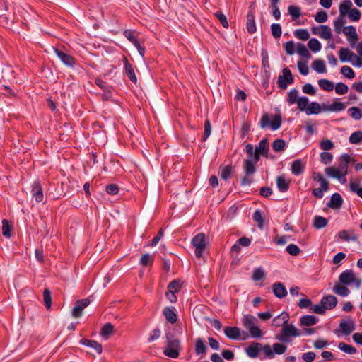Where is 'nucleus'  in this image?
<instances>
[{"mask_svg": "<svg viewBox=\"0 0 362 362\" xmlns=\"http://www.w3.org/2000/svg\"><path fill=\"white\" fill-rule=\"evenodd\" d=\"M312 68L319 74L326 73L325 63L322 59H316L312 63Z\"/></svg>", "mask_w": 362, "mask_h": 362, "instance_id": "obj_33", "label": "nucleus"}, {"mask_svg": "<svg viewBox=\"0 0 362 362\" xmlns=\"http://www.w3.org/2000/svg\"><path fill=\"white\" fill-rule=\"evenodd\" d=\"M114 326L108 322L104 325L100 331V335L105 338L108 339L110 335L113 333Z\"/></svg>", "mask_w": 362, "mask_h": 362, "instance_id": "obj_37", "label": "nucleus"}, {"mask_svg": "<svg viewBox=\"0 0 362 362\" xmlns=\"http://www.w3.org/2000/svg\"><path fill=\"white\" fill-rule=\"evenodd\" d=\"M349 141L351 144H358L362 142V131L358 130L354 132H353L349 139Z\"/></svg>", "mask_w": 362, "mask_h": 362, "instance_id": "obj_41", "label": "nucleus"}, {"mask_svg": "<svg viewBox=\"0 0 362 362\" xmlns=\"http://www.w3.org/2000/svg\"><path fill=\"white\" fill-rule=\"evenodd\" d=\"M166 338L167 347L163 351L164 354L172 358H178L180 354L179 349L180 347V341L177 339H173L169 335H167Z\"/></svg>", "mask_w": 362, "mask_h": 362, "instance_id": "obj_2", "label": "nucleus"}, {"mask_svg": "<svg viewBox=\"0 0 362 362\" xmlns=\"http://www.w3.org/2000/svg\"><path fill=\"white\" fill-rule=\"evenodd\" d=\"M265 276H266V274L262 268L259 267V268H256L254 269L253 274H252V279L253 280H255V281L263 280V279H264Z\"/></svg>", "mask_w": 362, "mask_h": 362, "instance_id": "obj_53", "label": "nucleus"}, {"mask_svg": "<svg viewBox=\"0 0 362 362\" xmlns=\"http://www.w3.org/2000/svg\"><path fill=\"white\" fill-rule=\"evenodd\" d=\"M247 30L249 33L253 34L256 32V25L255 21V13L253 10L250 7V11L247 15L246 23Z\"/></svg>", "mask_w": 362, "mask_h": 362, "instance_id": "obj_14", "label": "nucleus"}, {"mask_svg": "<svg viewBox=\"0 0 362 362\" xmlns=\"http://www.w3.org/2000/svg\"><path fill=\"white\" fill-rule=\"evenodd\" d=\"M338 237L345 241H356L358 240V235L355 233L354 230H343L338 233Z\"/></svg>", "mask_w": 362, "mask_h": 362, "instance_id": "obj_16", "label": "nucleus"}, {"mask_svg": "<svg viewBox=\"0 0 362 362\" xmlns=\"http://www.w3.org/2000/svg\"><path fill=\"white\" fill-rule=\"evenodd\" d=\"M90 302L88 298L77 300L71 311L72 316L75 318L80 317L82 315L83 310L90 304Z\"/></svg>", "mask_w": 362, "mask_h": 362, "instance_id": "obj_8", "label": "nucleus"}, {"mask_svg": "<svg viewBox=\"0 0 362 362\" xmlns=\"http://www.w3.org/2000/svg\"><path fill=\"white\" fill-rule=\"evenodd\" d=\"M282 119L280 115H276L272 121H270L269 115L265 113L262 115L259 125L262 129H265L268 126H270L272 130H276L280 128L281 125Z\"/></svg>", "mask_w": 362, "mask_h": 362, "instance_id": "obj_3", "label": "nucleus"}, {"mask_svg": "<svg viewBox=\"0 0 362 362\" xmlns=\"http://www.w3.org/2000/svg\"><path fill=\"white\" fill-rule=\"evenodd\" d=\"M261 343L252 342L248 347L246 348L245 352L250 358H255L259 356V353L261 351Z\"/></svg>", "mask_w": 362, "mask_h": 362, "instance_id": "obj_11", "label": "nucleus"}, {"mask_svg": "<svg viewBox=\"0 0 362 362\" xmlns=\"http://www.w3.org/2000/svg\"><path fill=\"white\" fill-rule=\"evenodd\" d=\"M300 335V333L293 325L286 323L283 326L281 332L276 335V339L283 343H289L290 337H296Z\"/></svg>", "mask_w": 362, "mask_h": 362, "instance_id": "obj_1", "label": "nucleus"}, {"mask_svg": "<svg viewBox=\"0 0 362 362\" xmlns=\"http://www.w3.org/2000/svg\"><path fill=\"white\" fill-rule=\"evenodd\" d=\"M257 319L252 315H246L244 316L243 319V326L250 329V327L255 326V322Z\"/></svg>", "mask_w": 362, "mask_h": 362, "instance_id": "obj_38", "label": "nucleus"}, {"mask_svg": "<svg viewBox=\"0 0 362 362\" xmlns=\"http://www.w3.org/2000/svg\"><path fill=\"white\" fill-rule=\"evenodd\" d=\"M351 161V157L349 154L344 153L340 157V163L339 165V170H340L341 175L344 177L348 173V167Z\"/></svg>", "mask_w": 362, "mask_h": 362, "instance_id": "obj_10", "label": "nucleus"}, {"mask_svg": "<svg viewBox=\"0 0 362 362\" xmlns=\"http://www.w3.org/2000/svg\"><path fill=\"white\" fill-rule=\"evenodd\" d=\"M354 57H356V54L349 48L341 47L339 51V57L341 62L351 61L354 59Z\"/></svg>", "mask_w": 362, "mask_h": 362, "instance_id": "obj_18", "label": "nucleus"}, {"mask_svg": "<svg viewBox=\"0 0 362 362\" xmlns=\"http://www.w3.org/2000/svg\"><path fill=\"white\" fill-rule=\"evenodd\" d=\"M276 185L280 192H285L289 189L290 182L287 181L284 175H281L276 178Z\"/></svg>", "mask_w": 362, "mask_h": 362, "instance_id": "obj_29", "label": "nucleus"}, {"mask_svg": "<svg viewBox=\"0 0 362 362\" xmlns=\"http://www.w3.org/2000/svg\"><path fill=\"white\" fill-rule=\"evenodd\" d=\"M271 30L272 36L274 38H279L282 34V30L280 24L273 23L271 25Z\"/></svg>", "mask_w": 362, "mask_h": 362, "instance_id": "obj_57", "label": "nucleus"}, {"mask_svg": "<svg viewBox=\"0 0 362 362\" xmlns=\"http://www.w3.org/2000/svg\"><path fill=\"white\" fill-rule=\"evenodd\" d=\"M318 320L314 315H303L300 319V324L301 326H313L317 322Z\"/></svg>", "mask_w": 362, "mask_h": 362, "instance_id": "obj_27", "label": "nucleus"}, {"mask_svg": "<svg viewBox=\"0 0 362 362\" xmlns=\"http://www.w3.org/2000/svg\"><path fill=\"white\" fill-rule=\"evenodd\" d=\"M32 195L37 202H41L43 200V192L42 186L39 181H35L32 185Z\"/></svg>", "mask_w": 362, "mask_h": 362, "instance_id": "obj_13", "label": "nucleus"}, {"mask_svg": "<svg viewBox=\"0 0 362 362\" xmlns=\"http://www.w3.org/2000/svg\"><path fill=\"white\" fill-rule=\"evenodd\" d=\"M348 15L351 21H358L361 17L360 11L356 8H351Z\"/></svg>", "mask_w": 362, "mask_h": 362, "instance_id": "obj_59", "label": "nucleus"}, {"mask_svg": "<svg viewBox=\"0 0 362 362\" xmlns=\"http://www.w3.org/2000/svg\"><path fill=\"white\" fill-rule=\"evenodd\" d=\"M273 292L276 297L283 298L287 295V290L284 285L281 282H276L272 286Z\"/></svg>", "mask_w": 362, "mask_h": 362, "instance_id": "obj_19", "label": "nucleus"}, {"mask_svg": "<svg viewBox=\"0 0 362 362\" xmlns=\"http://www.w3.org/2000/svg\"><path fill=\"white\" fill-rule=\"evenodd\" d=\"M352 2L351 0H344L339 5V16H345L351 9Z\"/></svg>", "mask_w": 362, "mask_h": 362, "instance_id": "obj_32", "label": "nucleus"}, {"mask_svg": "<svg viewBox=\"0 0 362 362\" xmlns=\"http://www.w3.org/2000/svg\"><path fill=\"white\" fill-rule=\"evenodd\" d=\"M233 168L230 165H228L221 168V178L227 180L231 176Z\"/></svg>", "mask_w": 362, "mask_h": 362, "instance_id": "obj_54", "label": "nucleus"}, {"mask_svg": "<svg viewBox=\"0 0 362 362\" xmlns=\"http://www.w3.org/2000/svg\"><path fill=\"white\" fill-rule=\"evenodd\" d=\"M253 220L257 223V226L259 228H262L264 226V218L262 214L261 211L256 210L252 216Z\"/></svg>", "mask_w": 362, "mask_h": 362, "instance_id": "obj_48", "label": "nucleus"}, {"mask_svg": "<svg viewBox=\"0 0 362 362\" xmlns=\"http://www.w3.org/2000/svg\"><path fill=\"white\" fill-rule=\"evenodd\" d=\"M342 204L343 199L339 193L336 192L332 195L330 200L327 204V206L333 209H338L341 208Z\"/></svg>", "mask_w": 362, "mask_h": 362, "instance_id": "obj_15", "label": "nucleus"}, {"mask_svg": "<svg viewBox=\"0 0 362 362\" xmlns=\"http://www.w3.org/2000/svg\"><path fill=\"white\" fill-rule=\"evenodd\" d=\"M54 52L57 54V56L61 59V61L66 66H74V65L75 64V59L72 56L64 52L63 51L57 48L54 49Z\"/></svg>", "mask_w": 362, "mask_h": 362, "instance_id": "obj_9", "label": "nucleus"}, {"mask_svg": "<svg viewBox=\"0 0 362 362\" xmlns=\"http://www.w3.org/2000/svg\"><path fill=\"white\" fill-rule=\"evenodd\" d=\"M272 148L276 152H280L284 150L286 147V142L281 139H277L272 143Z\"/></svg>", "mask_w": 362, "mask_h": 362, "instance_id": "obj_43", "label": "nucleus"}, {"mask_svg": "<svg viewBox=\"0 0 362 362\" xmlns=\"http://www.w3.org/2000/svg\"><path fill=\"white\" fill-rule=\"evenodd\" d=\"M207 346L203 339L198 338L196 339L194 351L197 355H203L206 354Z\"/></svg>", "mask_w": 362, "mask_h": 362, "instance_id": "obj_31", "label": "nucleus"}, {"mask_svg": "<svg viewBox=\"0 0 362 362\" xmlns=\"http://www.w3.org/2000/svg\"><path fill=\"white\" fill-rule=\"evenodd\" d=\"M123 59L125 74L132 83H136L137 78L132 65L129 62L127 58L125 56L123 57Z\"/></svg>", "mask_w": 362, "mask_h": 362, "instance_id": "obj_12", "label": "nucleus"}, {"mask_svg": "<svg viewBox=\"0 0 362 362\" xmlns=\"http://www.w3.org/2000/svg\"><path fill=\"white\" fill-rule=\"evenodd\" d=\"M349 115L355 120H359L362 118L361 110L357 107H352L347 110Z\"/></svg>", "mask_w": 362, "mask_h": 362, "instance_id": "obj_45", "label": "nucleus"}, {"mask_svg": "<svg viewBox=\"0 0 362 362\" xmlns=\"http://www.w3.org/2000/svg\"><path fill=\"white\" fill-rule=\"evenodd\" d=\"M43 301L46 308L49 309L52 305V296L49 288H45L43 291Z\"/></svg>", "mask_w": 362, "mask_h": 362, "instance_id": "obj_50", "label": "nucleus"}, {"mask_svg": "<svg viewBox=\"0 0 362 362\" xmlns=\"http://www.w3.org/2000/svg\"><path fill=\"white\" fill-rule=\"evenodd\" d=\"M332 33L330 28L328 25H321L320 37L328 40L332 38Z\"/></svg>", "mask_w": 362, "mask_h": 362, "instance_id": "obj_47", "label": "nucleus"}, {"mask_svg": "<svg viewBox=\"0 0 362 362\" xmlns=\"http://www.w3.org/2000/svg\"><path fill=\"white\" fill-rule=\"evenodd\" d=\"M330 112H339L342 111L346 108V105L344 103L339 101H334L330 105Z\"/></svg>", "mask_w": 362, "mask_h": 362, "instance_id": "obj_62", "label": "nucleus"}, {"mask_svg": "<svg viewBox=\"0 0 362 362\" xmlns=\"http://www.w3.org/2000/svg\"><path fill=\"white\" fill-rule=\"evenodd\" d=\"M308 47L311 51L315 52H319L322 48L321 43L316 38H311L308 43Z\"/></svg>", "mask_w": 362, "mask_h": 362, "instance_id": "obj_46", "label": "nucleus"}, {"mask_svg": "<svg viewBox=\"0 0 362 362\" xmlns=\"http://www.w3.org/2000/svg\"><path fill=\"white\" fill-rule=\"evenodd\" d=\"M305 165L300 159L295 160L291 164V172L295 175H299L304 172Z\"/></svg>", "mask_w": 362, "mask_h": 362, "instance_id": "obj_26", "label": "nucleus"}, {"mask_svg": "<svg viewBox=\"0 0 362 362\" xmlns=\"http://www.w3.org/2000/svg\"><path fill=\"white\" fill-rule=\"evenodd\" d=\"M322 304H324L327 310H331L336 307L337 299L334 296L328 295L322 298Z\"/></svg>", "mask_w": 362, "mask_h": 362, "instance_id": "obj_22", "label": "nucleus"}, {"mask_svg": "<svg viewBox=\"0 0 362 362\" xmlns=\"http://www.w3.org/2000/svg\"><path fill=\"white\" fill-rule=\"evenodd\" d=\"M289 320V315L287 313H282L280 315H279L277 317L274 318L272 323L273 325L275 327H281L284 326L286 323H288Z\"/></svg>", "mask_w": 362, "mask_h": 362, "instance_id": "obj_25", "label": "nucleus"}, {"mask_svg": "<svg viewBox=\"0 0 362 362\" xmlns=\"http://www.w3.org/2000/svg\"><path fill=\"white\" fill-rule=\"evenodd\" d=\"M297 53L302 57L305 59H310L311 57V54L309 52L308 48L305 47L304 44L298 43L297 45Z\"/></svg>", "mask_w": 362, "mask_h": 362, "instance_id": "obj_39", "label": "nucleus"}, {"mask_svg": "<svg viewBox=\"0 0 362 362\" xmlns=\"http://www.w3.org/2000/svg\"><path fill=\"white\" fill-rule=\"evenodd\" d=\"M338 347L342 351L349 354H354L356 353V349L351 345L346 344L344 342H340L338 345Z\"/></svg>", "mask_w": 362, "mask_h": 362, "instance_id": "obj_49", "label": "nucleus"}, {"mask_svg": "<svg viewBox=\"0 0 362 362\" xmlns=\"http://www.w3.org/2000/svg\"><path fill=\"white\" fill-rule=\"evenodd\" d=\"M308 103V98L307 97L303 96L299 98L296 103L298 104V107L300 111H306V109L309 105Z\"/></svg>", "mask_w": 362, "mask_h": 362, "instance_id": "obj_58", "label": "nucleus"}, {"mask_svg": "<svg viewBox=\"0 0 362 362\" xmlns=\"http://www.w3.org/2000/svg\"><path fill=\"white\" fill-rule=\"evenodd\" d=\"M11 228L12 227L8 221L6 219H4L2 221V234L6 238H10Z\"/></svg>", "mask_w": 362, "mask_h": 362, "instance_id": "obj_60", "label": "nucleus"}, {"mask_svg": "<svg viewBox=\"0 0 362 362\" xmlns=\"http://www.w3.org/2000/svg\"><path fill=\"white\" fill-rule=\"evenodd\" d=\"M153 262V257H151L148 253L143 255L140 259V264L144 267L152 264Z\"/></svg>", "mask_w": 362, "mask_h": 362, "instance_id": "obj_63", "label": "nucleus"}, {"mask_svg": "<svg viewBox=\"0 0 362 362\" xmlns=\"http://www.w3.org/2000/svg\"><path fill=\"white\" fill-rule=\"evenodd\" d=\"M298 98V90L295 88L291 89L288 93L287 102L288 104L292 105L296 103Z\"/></svg>", "mask_w": 362, "mask_h": 362, "instance_id": "obj_52", "label": "nucleus"}, {"mask_svg": "<svg viewBox=\"0 0 362 362\" xmlns=\"http://www.w3.org/2000/svg\"><path fill=\"white\" fill-rule=\"evenodd\" d=\"M293 81L294 79L291 70L286 67L282 70V75H280L278 77V86L281 89L285 90L287 88L289 84L293 83Z\"/></svg>", "mask_w": 362, "mask_h": 362, "instance_id": "obj_5", "label": "nucleus"}, {"mask_svg": "<svg viewBox=\"0 0 362 362\" xmlns=\"http://www.w3.org/2000/svg\"><path fill=\"white\" fill-rule=\"evenodd\" d=\"M333 291L335 294L342 297L347 296L350 293L349 289L341 284H336L333 287Z\"/></svg>", "mask_w": 362, "mask_h": 362, "instance_id": "obj_30", "label": "nucleus"}, {"mask_svg": "<svg viewBox=\"0 0 362 362\" xmlns=\"http://www.w3.org/2000/svg\"><path fill=\"white\" fill-rule=\"evenodd\" d=\"M163 313L166 320L170 324H175L177 322V316L174 307H165Z\"/></svg>", "mask_w": 362, "mask_h": 362, "instance_id": "obj_17", "label": "nucleus"}, {"mask_svg": "<svg viewBox=\"0 0 362 362\" xmlns=\"http://www.w3.org/2000/svg\"><path fill=\"white\" fill-rule=\"evenodd\" d=\"M181 288L180 281L179 280L172 281L168 286V291L177 293Z\"/></svg>", "mask_w": 362, "mask_h": 362, "instance_id": "obj_55", "label": "nucleus"}, {"mask_svg": "<svg viewBox=\"0 0 362 362\" xmlns=\"http://www.w3.org/2000/svg\"><path fill=\"white\" fill-rule=\"evenodd\" d=\"M345 23L344 16H339V17L334 21V30L337 33L339 34L343 31V26Z\"/></svg>", "mask_w": 362, "mask_h": 362, "instance_id": "obj_42", "label": "nucleus"}, {"mask_svg": "<svg viewBox=\"0 0 362 362\" xmlns=\"http://www.w3.org/2000/svg\"><path fill=\"white\" fill-rule=\"evenodd\" d=\"M326 174L332 177L338 179L341 183L346 182V177L341 175V173L339 169H336L334 167H329L325 169Z\"/></svg>", "mask_w": 362, "mask_h": 362, "instance_id": "obj_23", "label": "nucleus"}, {"mask_svg": "<svg viewBox=\"0 0 362 362\" xmlns=\"http://www.w3.org/2000/svg\"><path fill=\"white\" fill-rule=\"evenodd\" d=\"M321 111V105L317 102H312L306 109L307 115H317Z\"/></svg>", "mask_w": 362, "mask_h": 362, "instance_id": "obj_36", "label": "nucleus"}, {"mask_svg": "<svg viewBox=\"0 0 362 362\" xmlns=\"http://www.w3.org/2000/svg\"><path fill=\"white\" fill-rule=\"evenodd\" d=\"M339 328L343 334L345 335H349L355 329L354 322L352 320H350L349 322L341 320L339 323Z\"/></svg>", "mask_w": 362, "mask_h": 362, "instance_id": "obj_24", "label": "nucleus"}, {"mask_svg": "<svg viewBox=\"0 0 362 362\" xmlns=\"http://www.w3.org/2000/svg\"><path fill=\"white\" fill-rule=\"evenodd\" d=\"M269 145L267 139H264L260 141L258 146L255 148L254 159L255 162L257 163L261 156H268Z\"/></svg>", "mask_w": 362, "mask_h": 362, "instance_id": "obj_7", "label": "nucleus"}, {"mask_svg": "<svg viewBox=\"0 0 362 362\" xmlns=\"http://www.w3.org/2000/svg\"><path fill=\"white\" fill-rule=\"evenodd\" d=\"M288 11L289 14L292 16L293 20H296L301 16V9L298 6H289Z\"/></svg>", "mask_w": 362, "mask_h": 362, "instance_id": "obj_51", "label": "nucleus"}, {"mask_svg": "<svg viewBox=\"0 0 362 362\" xmlns=\"http://www.w3.org/2000/svg\"><path fill=\"white\" fill-rule=\"evenodd\" d=\"M224 333L226 337L230 339H239L240 337V329L237 327H226Z\"/></svg>", "mask_w": 362, "mask_h": 362, "instance_id": "obj_20", "label": "nucleus"}, {"mask_svg": "<svg viewBox=\"0 0 362 362\" xmlns=\"http://www.w3.org/2000/svg\"><path fill=\"white\" fill-rule=\"evenodd\" d=\"M336 93L339 95H344L348 92L349 88L344 83H337L334 87Z\"/></svg>", "mask_w": 362, "mask_h": 362, "instance_id": "obj_64", "label": "nucleus"}, {"mask_svg": "<svg viewBox=\"0 0 362 362\" xmlns=\"http://www.w3.org/2000/svg\"><path fill=\"white\" fill-rule=\"evenodd\" d=\"M81 344H83L86 346H89L96 351V352L100 354L102 353L103 348L102 345L94 340H90L87 339H81L79 341Z\"/></svg>", "mask_w": 362, "mask_h": 362, "instance_id": "obj_21", "label": "nucleus"}, {"mask_svg": "<svg viewBox=\"0 0 362 362\" xmlns=\"http://www.w3.org/2000/svg\"><path fill=\"white\" fill-rule=\"evenodd\" d=\"M294 36L301 40H307L310 37V34L306 29H297L293 33Z\"/></svg>", "mask_w": 362, "mask_h": 362, "instance_id": "obj_44", "label": "nucleus"}, {"mask_svg": "<svg viewBox=\"0 0 362 362\" xmlns=\"http://www.w3.org/2000/svg\"><path fill=\"white\" fill-rule=\"evenodd\" d=\"M256 163L251 159H245L243 161V169L246 175H252L255 173L256 168L255 164Z\"/></svg>", "mask_w": 362, "mask_h": 362, "instance_id": "obj_28", "label": "nucleus"}, {"mask_svg": "<svg viewBox=\"0 0 362 362\" xmlns=\"http://www.w3.org/2000/svg\"><path fill=\"white\" fill-rule=\"evenodd\" d=\"M313 180L319 182L320 183V187H322L325 191H327L329 189V182L324 178L320 173H314Z\"/></svg>", "mask_w": 362, "mask_h": 362, "instance_id": "obj_35", "label": "nucleus"}, {"mask_svg": "<svg viewBox=\"0 0 362 362\" xmlns=\"http://www.w3.org/2000/svg\"><path fill=\"white\" fill-rule=\"evenodd\" d=\"M350 190L356 193L358 197L362 198V187H360L359 183L356 182H351L349 184Z\"/></svg>", "mask_w": 362, "mask_h": 362, "instance_id": "obj_61", "label": "nucleus"}, {"mask_svg": "<svg viewBox=\"0 0 362 362\" xmlns=\"http://www.w3.org/2000/svg\"><path fill=\"white\" fill-rule=\"evenodd\" d=\"M319 86L324 90L332 91L334 88V84L328 79L322 78L318 81Z\"/></svg>", "mask_w": 362, "mask_h": 362, "instance_id": "obj_40", "label": "nucleus"}, {"mask_svg": "<svg viewBox=\"0 0 362 362\" xmlns=\"http://www.w3.org/2000/svg\"><path fill=\"white\" fill-rule=\"evenodd\" d=\"M339 281L340 284L344 285H349L351 283H354L357 286H359L361 283V281L355 276L352 270H346L341 273L339 276Z\"/></svg>", "mask_w": 362, "mask_h": 362, "instance_id": "obj_6", "label": "nucleus"}, {"mask_svg": "<svg viewBox=\"0 0 362 362\" xmlns=\"http://www.w3.org/2000/svg\"><path fill=\"white\" fill-rule=\"evenodd\" d=\"M328 224V220L322 216H316L314 218L313 227L316 229H321L326 227Z\"/></svg>", "mask_w": 362, "mask_h": 362, "instance_id": "obj_34", "label": "nucleus"}, {"mask_svg": "<svg viewBox=\"0 0 362 362\" xmlns=\"http://www.w3.org/2000/svg\"><path fill=\"white\" fill-rule=\"evenodd\" d=\"M192 243L195 247V256L200 258L206 249L205 235L204 233H198L193 238Z\"/></svg>", "mask_w": 362, "mask_h": 362, "instance_id": "obj_4", "label": "nucleus"}, {"mask_svg": "<svg viewBox=\"0 0 362 362\" xmlns=\"http://www.w3.org/2000/svg\"><path fill=\"white\" fill-rule=\"evenodd\" d=\"M341 73L349 79H352L355 77V73L354 70L346 65L343 66L341 68Z\"/></svg>", "mask_w": 362, "mask_h": 362, "instance_id": "obj_56", "label": "nucleus"}]
</instances>
